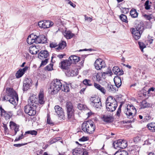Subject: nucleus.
I'll return each instance as SVG.
<instances>
[{
  "instance_id": "f257e3e1",
  "label": "nucleus",
  "mask_w": 155,
  "mask_h": 155,
  "mask_svg": "<svg viewBox=\"0 0 155 155\" xmlns=\"http://www.w3.org/2000/svg\"><path fill=\"white\" fill-rule=\"evenodd\" d=\"M82 130L85 133L88 134L93 133L95 129V125L91 121H87L83 123L81 126Z\"/></svg>"
},
{
  "instance_id": "f03ea898",
  "label": "nucleus",
  "mask_w": 155,
  "mask_h": 155,
  "mask_svg": "<svg viewBox=\"0 0 155 155\" xmlns=\"http://www.w3.org/2000/svg\"><path fill=\"white\" fill-rule=\"evenodd\" d=\"M62 84L60 80L57 79L54 80L51 83L49 91H51L52 94H57L58 91L61 90Z\"/></svg>"
},
{
  "instance_id": "7ed1b4c3",
  "label": "nucleus",
  "mask_w": 155,
  "mask_h": 155,
  "mask_svg": "<svg viewBox=\"0 0 155 155\" xmlns=\"http://www.w3.org/2000/svg\"><path fill=\"white\" fill-rule=\"evenodd\" d=\"M6 92L8 96L10 97V99L8 100L9 102L14 105H16V101L18 102V100L17 93L12 88H7Z\"/></svg>"
},
{
  "instance_id": "20e7f679",
  "label": "nucleus",
  "mask_w": 155,
  "mask_h": 155,
  "mask_svg": "<svg viewBox=\"0 0 155 155\" xmlns=\"http://www.w3.org/2000/svg\"><path fill=\"white\" fill-rule=\"evenodd\" d=\"M66 108L68 120V121H71L74 118V110L71 103L67 102L66 104Z\"/></svg>"
},
{
  "instance_id": "39448f33",
  "label": "nucleus",
  "mask_w": 155,
  "mask_h": 155,
  "mask_svg": "<svg viewBox=\"0 0 155 155\" xmlns=\"http://www.w3.org/2000/svg\"><path fill=\"white\" fill-rule=\"evenodd\" d=\"M37 107L26 105L24 107V111L25 113L30 116H33L36 114V109Z\"/></svg>"
},
{
  "instance_id": "423d86ee",
  "label": "nucleus",
  "mask_w": 155,
  "mask_h": 155,
  "mask_svg": "<svg viewBox=\"0 0 155 155\" xmlns=\"http://www.w3.org/2000/svg\"><path fill=\"white\" fill-rule=\"evenodd\" d=\"M136 24H137L136 26V37H137V39H138L140 38L144 29L143 24L142 21H138L136 23Z\"/></svg>"
},
{
  "instance_id": "0eeeda50",
  "label": "nucleus",
  "mask_w": 155,
  "mask_h": 155,
  "mask_svg": "<svg viewBox=\"0 0 155 155\" xmlns=\"http://www.w3.org/2000/svg\"><path fill=\"white\" fill-rule=\"evenodd\" d=\"M0 115L2 117H3L5 120L9 121L10 119L13 115V113L12 111H6L1 106L0 107Z\"/></svg>"
},
{
  "instance_id": "6e6552de",
  "label": "nucleus",
  "mask_w": 155,
  "mask_h": 155,
  "mask_svg": "<svg viewBox=\"0 0 155 155\" xmlns=\"http://www.w3.org/2000/svg\"><path fill=\"white\" fill-rule=\"evenodd\" d=\"M135 109H136L135 107L132 105L128 104L127 105V107L124 110V113L128 118H131L133 117L132 112Z\"/></svg>"
},
{
  "instance_id": "1a4fd4ad",
  "label": "nucleus",
  "mask_w": 155,
  "mask_h": 155,
  "mask_svg": "<svg viewBox=\"0 0 155 155\" xmlns=\"http://www.w3.org/2000/svg\"><path fill=\"white\" fill-rule=\"evenodd\" d=\"M38 99L36 97V96L34 95H32L29 97L28 100V104L27 105L29 106L37 107L38 106Z\"/></svg>"
},
{
  "instance_id": "9d476101",
  "label": "nucleus",
  "mask_w": 155,
  "mask_h": 155,
  "mask_svg": "<svg viewBox=\"0 0 155 155\" xmlns=\"http://www.w3.org/2000/svg\"><path fill=\"white\" fill-rule=\"evenodd\" d=\"M55 113L59 117L63 119L64 117V113L63 109L58 105H56L54 107Z\"/></svg>"
},
{
  "instance_id": "9b49d317",
  "label": "nucleus",
  "mask_w": 155,
  "mask_h": 155,
  "mask_svg": "<svg viewBox=\"0 0 155 155\" xmlns=\"http://www.w3.org/2000/svg\"><path fill=\"white\" fill-rule=\"evenodd\" d=\"M103 61L101 58L97 59L94 64L95 68L97 70H100L103 68H104V66H103Z\"/></svg>"
},
{
  "instance_id": "f8f14e48",
  "label": "nucleus",
  "mask_w": 155,
  "mask_h": 155,
  "mask_svg": "<svg viewBox=\"0 0 155 155\" xmlns=\"http://www.w3.org/2000/svg\"><path fill=\"white\" fill-rule=\"evenodd\" d=\"M71 64L70 61L68 59V60H66L61 61L59 64V65L61 68L67 70Z\"/></svg>"
},
{
  "instance_id": "ddd939ff",
  "label": "nucleus",
  "mask_w": 155,
  "mask_h": 155,
  "mask_svg": "<svg viewBox=\"0 0 155 155\" xmlns=\"http://www.w3.org/2000/svg\"><path fill=\"white\" fill-rule=\"evenodd\" d=\"M49 56V53L46 50H41L38 53V57L41 60H43L44 58H47Z\"/></svg>"
},
{
  "instance_id": "4468645a",
  "label": "nucleus",
  "mask_w": 155,
  "mask_h": 155,
  "mask_svg": "<svg viewBox=\"0 0 155 155\" xmlns=\"http://www.w3.org/2000/svg\"><path fill=\"white\" fill-rule=\"evenodd\" d=\"M106 108L107 110L108 111L113 112L116 109L117 106V104H111L110 105L108 104L106 105Z\"/></svg>"
},
{
  "instance_id": "2eb2a0df",
  "label": "nucleus",
  "mask_w": 155,
  "mask_h": 155,
  "mask_svg": "<svg viewBox=\"0 0 155 155\" xmlns=\"http://www.w3.org/2000/svg\"><path fill=\"white\" fill-rule=\"evenodd\" d=\"M71 64H76L80 60V58L75 55L71 56L68 58Z\"/></svg>"
},
{
  "instance_id": "dca6fc26",
  "label": "nucleus",
  "mask_w": 155,
  "mask_h": 155,
  "mask_svg": "<svg viewBox=\"0 0 155 155\" xmlns=\"http://www.w3.org/2000/svg\"><path fill=\"white\" fill-rule=\"evenodd\" d=\"M114 103L115 104H117L115 98H114L112 96H109L107 98L106 101V105L114 104Z\"/></svg>"
},
{
  "instance_id": "f3484780",
  "label": "nucleus",
  "mask_w": 155,
  "mask_h": 155,
  "mask_svg": "<svg viewBox=\"0 0 155 155\" xmlns=\"http://www.w3.org/2000/svg\"><path fill=\"white\" fill-rule=\"evenodd\" d=\"M113 72L114 74L118 75H121L123 74V71L120 70L117 66H114L112 69Z\"/></svg>"
},
{
  "instance_id": "a211bd4d",
  "label": "nucleus",
  "mask_w": 155,
  "mask_h": 155,
  "mask_svg": "<svg viewBox=\"0 0 155 155\" xmlns=\"http://www.w3.org/2000/svg\"><path fill=\"white\" fill-rule=\"evenodd\" d=\"M115 86L117 88L120 87L122 84L120 77L118 76L115 77L114 79Z\"/></svg>"
},
{
  "instance_id": "6ab92c4d",
  "label": "nucleus",
  "mask_w": 155,
  "mask_h": 155,
  "mask_svg": "<svg viewBox=\"0 0 155 155\" xmlns=\"http://www.w3.org/2000/svg\"><path fill=\"white\" fill-rule=\"evenodd\" d=\"M102 119L103 121L107 123H110L113 120V118L110 116L103 115Z\"/></svg>"
},
{
  "instance_id": "aec40b11",
  "label": "nucleus",
  "mask_w": 155,
  "mask_h": 155,
  "mask_svg": "<svg viewBox=\"0 0 155 155\" xmlns=\"http://www.w3.org/2000/svg\"><path fill=\"white\" fill-rule=\"evenodd\" d=\"M27 43L30 45L35 43L34 35L33 34H31L28 36L27 40Z\"/></svg>"
},
{
  "instance_id": "412c9836",
  "label": "nucleus",
  "mask_w": 155,
  "mask_h": 155,
  "mask_svg": "<svg viewBox=\"0 0 155 155\" xmlns=\"http://www.w3.org/2000/svg\"><path fill=\"white\" fill-rule=\"evenodd\" d=\"M94 86L96 88L99 90L104 94H105L106 92V90L104 87H102L99 84L94 83Z\"/></svg>"
},
{
  "instance_id": "4be33fe9",
  "label": "nucleus",
  "mask_w": 155,
  "mask_h": 155,
  "mask_svg": "<svg viewBox=\"0 0 155 155\" xmlns=\"http://www.w3.org/2000/svg\"><path fill=\"white\" fill-rule=\"evenodd\" d=\"M140 109H144L150 107V104L148 103L146 101L143 100L140 103Z\"/></svg>"
},
{
  "instance_id": "5701e85b",
  "label": "nucleus",
  "mask_w": 155,
  "mask_h": 155,
  "mask_svg": "<svg viewBox=\"0 0 155 155\" xmlns=\"http://www.w3.org/2000/svg\"><path fill=\"white\" fill-rule=\"evenodd\" d=\"M44 94L42 92H40L38 95V101L40 104H43L44 103L45 101L44 100Z\"/></svg>"
},
{
  "instance_id": "b1692460",
  "label": "nucleus",
  "mask_w": 155,
  "mask_h": 155,
  "mask_svg": "<svg viewBox=\"0 0 155 155\" xmlns=\"http://www.w3.org/2000/svg\"><path fill=\"white\" fill-rule=\"evenodd\" d=\"M67 44L65 41H62L58 44V46L56 48L58 50L64 49L66 46Z\"/></svg>"
},
{
  "instance_id": "393cba45",
  "label": "nucleus",
  "mask_w": 155,
  "mask_h": 155,
  "mask_svg": "<svg viewBox=\"0 0 155 155\" xmlns=\"http://www.w3.org/2000/svg\"><path fill=\"white\" fill-rule=\"evenodd\" d=\"M147 127L149 130L152 132H155V123L151 122L148 124L147 125Z\"/></svg>"
},
{
  "instance_id": "a878e982",
  "label": "nucleus",
  "mask_w": 155,
  "mask_h": 155,
  "mask_svg": "<svg viewBox=\"0 0 155 155\" xmlns=\"http://www.w3.org/2000/svg\"><path fill=\"white\" fill-rule=\"evenodd\" d=\"M65 74L68 77H73L76 75V72L71 69L67 70Z\"/></svg>"
},
{
  "instance_id": "bb28decb",
  "label": "nucleus",
  "mask_w": 155,
  "mask_h": 155,
  "mask_svg": "<svg viewBox=\"0 0 155 155\" xmlns=\"http://www.w3.org/2000/svg\"><path fill=\"white\" fill-rule=\"evenodd\" d=\"M116 86L111 84H108L107 89L110 92H114L116 90Z\"/></svg>"
},
{
  "instance_id": "cd10ccee",
  "label": "nucleus",
  "mask_w": 155,
  "mask_h": 155,
  "mask_svg": "<svg viewBox=\"0 0 155 155\" xmlns=\"http://www.w3.org/2000/svg\"><path fill=\"white\" fill-rule=\"evenodd\" d=\"M122 141V139H120L114 141L113 143V146L115 149L120 148V142Z\"/></svg>"
},
{
  "instance_id": "c85d7f7f",
  "label": "nucleus",
  "mask_w": 155,
  "mask_h": 155,
  "mask_svg": "<svg viewBox=\"0 0 155 155\" xmlns=\"http://www.w3.org/2000/svg\"><path fill=\"white\" fill-rule=\"evenodd\" d=\"M114 155H128V153L125 150H119L115 153Z\"/></svg>"
},
{
  "instance_id": "c756f323",
  "label": "nucleus",
  "mask_w": 155,
  "mask_h": 155,
  "mask_svg": "<svg viewBox=\"0 0 155 155\" xmlns=\"http://www.w3.org/2000/svg\"><path fill=\"white\" fill-rule=\"evenodd\" d=\"M43 35H41L38 36H36L34 35L35 39V43H41V39L43 38Z\"/></svg>"
},
{
  "instance_id": "7c9ffc66",
  "label": "nucleus",
  "mask_w": 155,
  "mask_h": 155,
  "mask_svg": "<svg viewBox=\"0 0 155 155\" xmlns=\"http://www.w3.org/2000/svg\"><path fill=\"white\" fill-rule=\"evenodd\" d=\"M120 148L124 149L127 147V142L125 140H122V141L120 142Z\"/></svg>"
},
{
  "instance_id": "2f4dec72",
  "label": "nucleus",
  "mask_w": 155,
  "mask_h": 155,
  "mask_svg": "<svg viewBox=\"0 0 155 155\" xmlns=\"http://www.w3.org/2000/svg\"><path fill=\"white\" fill-rule=\"evenodd\" d=\"M45 26L46 28H48L52 26L53 25V23L50 21H45Z\"/></svg>"
},
{
  "instance_id": "473e14b6",
  "label": "nucleus",
  "mask_w": 155,
  "mask_h": 155,
  "mask_svg": "<svg viewBox=\"0 0 155 155\" xmlns=\"http://www.w3.org/2000/svg\"><path fill=\"white\" fill-rule=\"evenodd\" d=\"M83 84L87 86H91L92 85L91 81L89 79H85L83 81Z\"/></svg>"
},
{
  "instance_id": "72a5a7b5",
  "label": "nucleus",
  "mask_w": 155,
  "mask_h": 155,
  "mask_svg": "<svg viewBox=\"0 0 155 155\" xmlns=\"http://www.w3.org/2000/svg\"><path fill=\"white\" fill-rule=\"evenodd\" d=\"M81 152V148H77L73 150L72 153L74 155H78V153L80 154Z\"/></svg>"
},
{
  "instance_id": "f704fd0d",
  "label": "nucleus",
  "mask_w": 155,
  "mask_h": 155,
  "mask_svg": "<svg viewBox=\"0 0 155 155\" xmlns=\"http://www.w3.org/2000/svg\"><path fill=\"white\" fill-rule=\"evenodd\" d=\"M37 131L35 130H31L25 132L24 135L27 134H30L32 135L36 136L37 134Z\"/></svg>"
},
{
  "instance_id": "c9c22d12",
  "label": "nucleus",
  "mask_w": 155,
  "mask_h": 155,
  "mask_svg": "<svg viewBox=\"0 0 155 155\" xmlns=\"http://www.w3.org/2000/svg\"><path fill=\"white\" fill-rule=\"evenodd\" d=\"M139 48L142 52H143V49L146 47L145 44L143 42L139 41L138 42Z\"/></svg>"
},
{
  "instance_id": "e433bc0d",
  "label": "nucleus",
  "mask_w": 155,
  "mask_h": 155,
  "mask_svg": "<svg viewBox=\"0 0 155 155\" xmlns=\"http://www.w3.org/2000/svg\"><path fill=\"white\" fill-rule=\"evenodd\" d=\"M24 74L21 71V70L19 69L16 73L15 74V76L17 78H19L21 77Z\"/></svg>"
},
{
  "instance_id": "4c0bfd02",
  "label": "nucleus",
  "mask_w": 155,
  "mask_h": 155,
  "mask_svg": "<svg viewBox=\"0 0 155 155\" xmlns=\"http://www.w3.org/2000/svg\"><path fill=\"white\" fill-rule=\"evenodd\" d=\"M92 105L97 108L100 109L102 107L101 99H99L98 102H97V103L94 104H93Z\"/></svg>"
},
{
  "instance_id": "58836bf2",
  "label": "nucleus",
  "mask_w": 155,
  "mask_h": 155,
  "mask_svg": "<svg viewBox=\"0 0 155 155\" xmlns=\"http://www.w3.org/2000/svg\"><path fill=\"white\" fill-rule=\"evenodd\" d=\"M23 83H25L28 85V86H31L32 81L30 78H26L24 81Z\"/></svg>"
},
{
  "instance_id": "ea45409f",
  "label": "nucleus",
  "mask_w": 155,
  "mask_h": 155,
  "mask_svg": "<svg viewBox=\"0 0 155 155\" xmlns=\"http://www.w3.org/2000/svg\"><path fill=\"white\" fill-rule=\"evenodd\" d=\"M120 19L123 22L126 23L127 22V18L126 16L123 14H121L120 16Z\"/></svg>"
},
{
  "instance_id": "a19ab883",
  "label": "nucleus",
  "mask_w": 155,
  "mask_h": 155,
  "mask_svg": "<svg viewBox=\"0 0 155 155\" xmlns=\"http://www.w3.org/2000/svg\"><path fill=\"white\" fill-rule=\"evenodd\" d=\"M61 90L66 92H68L70 91L69 88L67 85H64L63 86L62 85Z\"/></svg>"
},
{
  "instance_id": "79ce46f5",
  "label": "nucleus",
  "mask_w": 155,
  "mask_h": 155,
  "mask_svg": "<svg viewBox=\"0 0 155 155\" xmlns=\"http://www.w3.org/2000/svg\"><path fill=\"white\" fill-rule=\"evenodd\" d=\"M74 34L71 32L68 31L66 33V37L67 39H70L72 38Z\"/></svg>"
},
{
  "instance_id": "37998d69",
  "label": "nucleus",
  "mask_w": 155,
  "mask_h": 155,
  "mask_svg": "<svg viewBox=\"0 0 155 155\" xmlns=\"http://www.w3.org/2000/svg\"><path fill=\"white\" fill-rule=\"evenodd\" d=\"M136 9L134 8H132L130 11V14L131 17L133 18H135L136 15Z\"/></svg>"
},
{
  "instance_id": "c03bdc74",
  "label": "nucleus",
  "mask_w": 155,
  "mask_h": 155,
  "mask_svg": "<svg viewBox=\"0 0 155 155\" xmlns=\"http://www.w3.org/2000/svg\"><path fill=\"white\" fill-rule=\"evenodd\" d=\"M53 64H50L48 65H47L45 68V70H47L48 71H50L53 69Z\"/></svg>"
},
{
  "instance_id": "a18cd8bd",
  "label": "nucleus",
  "mask_w": 155,
  "mask_h": 155,
  "mask_svg": "<svg viewBox=\"0 0 155 155\" xmlns=\"http://www.w3.org/2000/svg\"><path fill=\"white\" fill-rule=\"evenodd\" d=\"M143 17L146 20H148L149 21L150 20L154 18V17L152 15H147L146 14H144L143 15Z\"/></svg>"
},
{
  "instance_id": "49530a36",
  "label": "nucleus",
  "mask_w": 155,
  "mask_h": 155,
  "mask_svg": "<svg viewBox=\"0 0 155 155\" xmlns=\"http://www.w3.org/2000/svg\"><path fill=\"white\" fill-rule=\"evenodd\" d=\"M47 123L49 124L53 125L54 124V123L51 120L50 116L49 114L47 115Z\"/></svg>"
},
{
  "instance_id": "de8ad7c7",
  "label": "nucleus",
  "mask_w": 155,
  "mask_h": 155,
  "mask_svg": "<svg viewBox=\"0 0 155 155\" xmlns=\"http://www.w3.org/2000/svg\"><path fill=\"white\" fill-rule=\"evenodd\" d=\"M38 25L41 28H46L45 27H44L45 26V21H42L39 22L38 23Z\"/></svg>"
},
{
  "instance_id": "09e8293b",
  "label": "nucleus",
  "mask_w": 155,
  "mask_h": 155,
  "mask_svg": "<svg viewBox=\"0 0 155 155\" xmlns=\"http://www.w3.org/2000/svg\"><path fill=\"white\" fill-rule=\"evenodd\" d=\"M61 138L60 137H57L54 138L50 140V143L51 144L54 143L58 141L61 140Z\"/></svg>"
},
{
  "instance_id": "8fccbe9b",
  "label": "nucleus",
  "mask_w": 155,
  "mask_h": 155,
  "mask_svg": "<svg viewBox=\"0 0 155 155\" xmlns=\"http://www.w3.org/2000/svg\"><path fill=\"white\" fill-rule=\"evenodd\" d=\"M130 31L134 39H136V30L134 28L130 29Z\"/></svg>"
},
{
  "instance_id": "3c124183",
  "label": "nucleus",
  "mask_w": 155,
  "mask_h": 155,
  "mask_svg": "<svg viewBox=\"0 0 155 155\" xmlns=\"http://www.w3.org/2000/svg\"><path fill=\"white\" fill-rule=\"evenodd\" d=\"M149 1L147 0L144 4L145 8L146 10H148L150 8V5H149Z\"/></svg>"
},
{
  "instance_id": "603ef678",
  "label": "nucleus",
  "mask_w": 155,
  "mask_h": 155,
  "mask_svg": "<svg viewBox=\"0 0 155 155\" xmlns=\"http://www.w3.org/2000/svg\"><path fill=\"white\" fill-rule=\"evenodd\" d=\"M23 90L24 91H27L28 89L30 87H31V86H28V84H27L25 83H23Z\"/></svg>"
},
{
  "instance_id": "864d4df0",
  "label": "nucleus",
  "mask_w": 155,
  "mask_h": 155,
  "mask_svg": "<svg viewBox=\"0 0 155 155\" xmlns=\"http://www.w3.org/2000/svg\"><path fill=\"white\" fill-rule=\"evenodd\" d=\"M86 106L82 104H79L78 106V108L80 110H84L85 109Z\"/></svg>"
},
{
  "instance_id": "5fc2aeb1",
  "label": "nucleus",
  "mask_w": 155,
  "mask_h": 155,
  "mask_svg": "<svg viewBox=\"0 0 155 155\" xmlns=\"http://www.w3.org/2000/svg\"><path fill=\"white\" fill-rule=\"evenodd\" d=\"M153 40V37L149 35L147 37V41L148 43L150 44H151L152 43Z\"/></svg>"
},
{
  "instance_id": "6e6d98bb",
  "label": "nucleus",
  "mask_w": 155,
  "mask_h": 155,
  "mask_svg": "<svg viewBox=\"0 0 155 155\" xmlns=\"http://www.w3.org/2000/svg\"><path fill=\"white\" fill-rule=\"evenodd\" d=\"M43 38L41 39V43L45 44L47 43V38L44 35H43Z\"/></svg>"
},
{
  "instance_id": "4d7b16f0",
  "label": "nucleus",
  "mask_w": 155,
  "mask_h": 155,
  "mask_svg": "<svg viewBox=\"0 0 155 155\" xmlns=\"http://www.w3.org/2000/svg\"><path fill=\"white\" fill-rule=\"evenodd\" d=\"M121 12L122 13L126 14L129 12V9L126 8H122Z\"/></svg>"
},
{
  "instance_id": "13d9d810",
  "label": "nucleus",
  "mask_w": 155,
  "mask_h": 155,
  "mask_svg": "<svg viewBox=\"0 0 155 155\" xmlns=\"http://www.w3.org/2000/svg\"><path fill=\"white\" fill-rule=\"evenodd\" d=\"M13 127L15 131V133L13 135H15L16 134L17 132L19 131V126L17 125L14 127Z\"/></svg>"
},
{
  "instance_id": "bf43d9fd",
  "label": "nucleus",
  "mask_w": 155,
  "mask_h": 155,
  "mask_svg": "<svg viewBox=\"0 0 155 155\" xmlns=\"http://www.w3.org/2000/svg\"><path fill=\"white\" fill-rule=\"evenodd\" d=\"M48 60V58H46L45 59V60L42 61L40 65V66L41 67L42 66H44L47 63Z\"/></svg>"
},
{
  "instance_id": "052dcab7",
  "label": "nucleus",
  "mask_w": 155,
  "mask_h": 155,
  "mask_svg": "<svg viewBox=\"0 0 155 155\" xmlns=\"http://www.w3.org/2000/svg\"><path fill=\"white\" fill-rule=\"evenodd\" d=\"M8 121H7V122H4L3 123V127L4 128V129L5 131V132H7V130H8V128L7 127L6 124H8Z\"/></svg>"
},
{
  "instance_id": "680f3d73",
  "label": "nucleus",
  "mask_w": 155,
  "mask_h": 155,
  "mask_svg": "<svg viewBox=\"0 0 155 155\" xmlns=\"http://www.w3.org/2000/svg\"><path fill=\"white\" fill-rule=\"evenodd\" d=\"M85 17V21H87L90 22H91L92 21V18H91L90 17H88L85 15L84 16Z\"/></svg>"
},
{
  "instance_id": "e2e57ef3",
  "label": "nucleus",
  "mask_w": 155,
  "mask_h": 155,
  "mask_svg": "<svg viewBox=\"0 0 155 155\" xmlns=\"http://www.w3.org/2000/svg\"><path fill=\"white\" fill-rule=\"evenodd\" d=\"M38 51L39 50L35 51L34 50L33 51L31 49H29L30 53L32 54H36L38 53Z\"/></svg>"
},
{
  "instance_id": "0e129e2a",
  "label": "nucleus",
  "mask_w": 155,
  "mask_h": 155,
  "mask_svg": "<svg viewBox=\"0 0 155 155\" xmlns=\"http://www.w3.org/2000/svg\"><path fill=\"white\" fill-rule=\"evenodd\" d=\"M87 140V137H83L81 138L79 140V141H85Z\"/></svg>"
},
{
  "instance_id": "69168bd1",
  "label": "nucleus",
  "mask_w": 155,
  "mask_h": 155,
  "mask_svg": "<svg viewBox=\"0 0 155 155\" xmlns=\"http://www.w3.org/2000/svg\"><path fill=\"white\" fill-rule=\"evenodd\" d=\"M27 143L24 144V143H19V144H14V146L16 147H20L22 146H24Z\"/></svg>"
},
{
  "instance_id": "338daca9",
  "label": "nucleus",
  "mask_w": 155,
  "mask_h": 155,
  "mask_svg": "<svg viewBox=\"0 0 155 155\" xmlns=\"http://www.w3.org/2000/svg\"><path fill=\"white\" fill-rule=\"evenodd\" d=\"M28 67L25 66L24 68L22 69H20L21 70V71L23 73H24V74L25 71L28 70Z\"/></svg>"
},
{
  "instance_id": "774afa93",
  "label": "nucleus",
  "mask_w": 155,
  "mask_h": 155,
  "mask_svg": "<svg viewBox=\"0 0 155 155\" xmlns=\"http://www.w3.org/2000/svg\"><path fill=\"white\" fill-rule=\"evenodd\" d=\"M57 45H56V44H55L54 43H51L50 44V47L51 48H55L57 47Z\"/></svg>"
}]
</instances>
